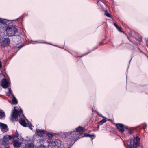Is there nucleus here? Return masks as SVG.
<instances>
[{"instance_id": "1", "label": "nucleus", "mask_w": 148, "mask_h": 148, "mask_svg": "<svg viewBox=\"0 0 148 148\" xmlns=\"http://www.w3.org/2000/svg\"><path fill=\"white\" fill-rule=\"evenodd\" d=\"M11 117L12 118L11 119L13 121H14V120L16 121V119H18L19 117H20L19 123L21 125L24 127H26L27 125V126L30 130L32 129L33 126L30 123H29L28 120L25 117L22 109H20L18 111L14 107V109L12 110Z\"/></svg>"}, {"instance_id": "2", "label": "nucleus", "mask_w": 148, "mask_h": 148, "mask_svg": "<svg viewBox=\"0 0 148 148\" xmlns=\"http://www.w3.org/2000/svg\"><path fill=\"white\" fill-rule=\"evenodd\" d=\"M18 27L14 25H9L7 26L6 29V34L9 37L18 36Z\"/></svg>"}, {"instance_id": "3", "label": "nucleus", "mask_w": 148, "mask_h": 148, "mask_svg": "<svg viewBox=\"0 0 148 148\" xmlns=\"http://www.w3.org/2000/svg\"><path fill=\"white\" fill-rule=\"evenodd\" d=\"M133 144H132V141L130 140V144H127V148H137V147L139 145L140 140L139 138L135 135L133 136Z\"/></svg>"}, {"instance_id": "4", "label": "nucleus", "mask_w": 148, "mask_h": 148, "mask_svg": "<svg viewBox=\"0 0 148 148\" xmlns=\"http://www.w3.org/2000/svg\"><path fill=\"white\" fill-rule=\"evenodd\" d=\"M76 133H71V132L66 133L65 135L67 137H68L74 141H76L79 139L84 137V136L82 135L80 133H78L77 134H76Z\"/></svg>"}, {"instance_id": "5", "label": "nucleus", "mask_w": 148, "mask_h": 148, "mask_svg": "<svg viewBox=\"0 0 148 148\" xmlns=\"http://www.w3.org/2000/svg\"><path fill=\"white\" fill-rule=\"evenodd\" d=\"M11 136L9 135H5L4 136L2 140L1 148H10L9 140L11 138Z\"/></svg>"}, {"instance_id": "6", "label": "nucleus", "mask_w": 148, "mask_h": 148, "mask_svg": "<svg viewBox=\"0 0 148 148\" xmlns=\"http://www.w3.org/2000/svg\"><path fill=\"white\" fill-rule=\"evenodd\" d=\"M10 40L7 37H3L0 40V45L1 47H4L9 45Z\"/></svg>"}, {"instance_id": "7", "label": "nucleus", "mask_w": 148, "mask_h": 148, "mask_svg": "<svg viewBox=\"0 0 148 148\" xmlns=\"http://www.w3.org/2000/svg\"><path fill=\"white\" fill-rule=\"evenodd\" d=\"M1 86L3 88L5 89L9 86L10 84L7 80L5 78H4L1 80Z\"/></svg>"}, {"instance_id": "8", "label": "nucleus", "mask_w": 148, "mask_h": 148, "mask_svg": "<svg viewBox=\"0 0 148 148\" xmlns=\"http://www.w3.org/2000/svg\"><path fill=\"white\" fill-rule=\"evenodd\" d=\"M116 127L119 132H121V133L123 132L126 127L124 126L123 124L120 123L116 124Z\"/></svg>"}, {"instance_id": "9", "label": "nucleus", "mask_w": 148, "mask_h": 148, "mask_svg": "<svg viewBox=\"0 0 148 148\" xmlns=\"http://www.w3.org/2000/svg\"><path fill=\"white\" fill-rule=\"evenodd\" d=\"M11 20H8L6 19H3L0 18V28L3 27V25H7L10 23Z\"/></svg>"}, {"instance_id": "10", "label": "nucleus", "mask_w": 148, "mask_h": 148, "mask_svg": "<svg viewBox=\"0 0 148 148\" xmlns=\"http://www.w3.org/2000/svg\"><path fill=\"white\" fill-rule=\"evenodd\" d=\"M75 129L76 131H74L73 132H71V133H76V134H77L78 133L83 132H85L84 130V128L80 126L77 128H76Z\"/></svg>"}, {"instance_id": "11", "label": "nucleus", "mask_w": 148, "mask_h": 148, "mask_svg": "<svg viewBox=\"0 0 148 148\" xmlns=\"http://www.w3.org/2000/svg\"><path fill=\"white\" fill-rule=\"evenodd\" d=\"M0 127L1 130L4 132H6L8 130L7 125L1 122L0 123Z\"/></svg>"}, {"instance_id": "12", "label": "nucleus", "mask_w": 148, "mask_h": 148, "mask_svg": "<svg viewBox=\"0 0 148 148\" xmlns=\"http://www.w3.org/2000/svg\"><path fill=\"white\" fill-rule=\"evenodd\" d=\"M30 142V140H28L27 143L25 144L23 148H34V144Z\"/></svg>"}, {"instance_id": "13", "label": "nucleus", "mask_w": 148, "mask_h": 148, "mask_svg": "<svg viewBox=\"0 0 148 148\" xmlns=\"http://www.w3.org/2000/svg\"><path fill=\"white\" fill-rule=\"evenodd\" d=\"M21 143L18 141L14 140L13 142V145L15 148H19L21 145Z\"/></svg>"}, {"instance_id": "14", "label": "nucleus", "mask_w": 148, "mask_h": 148, "mask_svg": "<svg viewBox=\"0 0 148 148\" xmlns=\"http://www.w3.org/2000/svg\"><path fill=\"white\" fill-rule=\"evenodd\" d=\"M36 130L38 136L42 137L44 135V130H40L36 129Z\"/></svg>"}, {"instance_id": "15", "label": "nucleus", "mask_w": 148, "mask_h": 148, "mask_svg": "<svg viewBox=\"0 0 148 148\" xmlns=\"http://www.w3.org/2000/svg\"><path fill=\"white\" fill-rule=\"evenodd\" d=\"M50 146L52 148H54L55 146L57 145V143L55 141H52L49 144Z\"/></svg>"}, {"instance_id": "16", "label": "nucleus", "mask_w": 148, "mask_h": 148, "mask_svg": "<svg viewBox=\"0 0 148 148\" xmlns=\"http://www.w3.org/2000/svg\"><path fill=\"white\" fill-rule=\"evenodd\" d=\"M12 96L13 97V99L12 100V104L14 105L18 103V102L16 99L15 96L13 94H12Z\"/></svg>"}, {"instance_id": "17", "label": "nucleus", "mask_w": 148, "mask_h": 148, "mask_svg": "<svg viewBox=\"0 0 148 148\" xmlns=\"http://www.w3.org/2000/svg\"><path fill=\"white\" fill-rule=\"evenodd\" d=\"M128 132V133L131 135L132 133V130L130 127H126L125 129Z\"/></svg>"}, {"instance_id": "18", "label": "nucleus", "mask_w": 148, "mask_h": 148, "mask_svg": "<svg viewBox=\"0 0 148 148\" xmlns=\"http://www.w3.org/2000/svg\"><path fill=\"white\" fill-rule=\"evenodd\" d=\"M84 136L86 137H89L90 138L95 137L96 136L95 135V134H85Z\"/></svg>"}, {"instance_id": "19", "label": "nucleus", "mask_w": 148, "mask_h": 148, "mask_svg": "<svg viewBox=\"0 0 148 148\" xmlns=\"http://www.w3.org/2000/svg\"><path fill=\"white\" fill-rule=\"evenodd\" d=\"M5 115L4 112L2 110H0V119L5 117Z\"/></svg>"}, {"instance_id": "20", "label": "nucleus", "mask_w": 148, "mask_h": 148, "mask_svg": "<svg viewBox=\"0 0 148 148\" xmlns=\"http://www.w3.org/2000/svg\"><path fill=\"white\" fill-rule=\"evenodd\" d=\"M12 91L11 90L10 88H8V91L6 93V95L8 96H10L11 95H12Z\"/></svg>"}, {"instance_id": "21", "label": "nucleus", "mask_w": 148, "mask_h": 148, "mask_svg": "<svg viewBox=\"0 0 148 148\" xmlns=\"http://www.w3.org/2000/svg\"><path fill=\"white\" fill-rule=\"evenodd\" d=\"M19 135L18 134V132H17V131L16 132L14 136H11V138L9 140H10L11 139H13L14 138H18V136H19Z\"/></svg>"}, {"instance_id": "22", "label": "nucleus", "mask_w": 148, "mask_h": 148, "mask_svg": "<svg viewBox=\"0 0 148 148\" xmlns=\"http://www.w3.org/2000/svg\"><path fill=\"white\" fill-rule=\"evenodd\" d=\"M107 121V120L105 119H103L101 120L99 123V125H102L104 123L106 122Z\"/></svg>"}, {"instance_id": "23", "label": "nucleus", "mask_w": 148, "mask_h": 148, "mask_svg": "<svg viewBox=\"0 0 148 148\" xmlns=\"http://www.w3.org/2000/svg\"><path fill=\"white\" fill-rule=\"evenodd\" d=\"M114 26L116 27V28L118 29V30L120 32H122V31L121 29V27L119 26L118 25L116 24V23H114Z\"/></svg>"}, {"instance_id": "24", "label": "nucleus", "mask_w": 148, "mask_h": 148, "mask_svg": "<svg viewBox=\"0 0 148 148\" xmlns=\"http://www.w3.org/2000/svg\"><path fill=\"white\" fill-rule=\"evenodd\" d=\"M47 135L49 139H51L53 137V135L51 133H47Z\"/></svg>"}, {"instance_id": "25", "label": "nucleus", "mask_w": 148, "mask_h": 148, "mask_svg": "<svg viewBox=\"0 0 148 148\" xmlns=\"http://www.w3.org/2000/svg\"><path fill=\"white\" fill-rule=\"evenodd\" d=\"M105 14L108 17H110L111 16L110 14L107 11H105Z\"/></svg>"}, {"instance_id": "26", "label": "nucleus", "mask_w": 148, "mask_h": 148, "mask_svg": "<svg viewBox=\"0 0 148 148\" xmlns=\"http://www.w3.org/2000/svg\"><path fill=\"white\" fill-rule=\"evenodd\" d=\"M35 42H36L37 43H47L46 42H44V41L43 40L41 41V42H40L39 41H35Z\"/></svg>"}, {"instance_id": "27", "label": "nucleus", "mask_w": 148, "mask_h": 148, "mask_svg": "<svg viewBox=\"0 0 148 148\" xmlns=\"http://www.w3.org/2000/svg\"><path fill=\"white\" fill-rule=\"evenodd\" d=\"M97 47H96L95 48V49H93V50H92V51H90L88 52V53H86V54H84L83 55H85V54H86H86H88L89 53H90V52H92V51H94L95 49H96L97 48Z\"/></svg>"}, {"instance_id": "28", "label": "nucleus", "mask_w": 148, "mask_h": 148, "mask_svg": "<svg viewBox=\"0 0 148 148\" xmlns=\"http://www.w3.org/2000/svg\"><path fill=\"white\" fill-rule=\"evenodd\" d=\"M22 47V46L21 45H20L17 47L19 49H20V48H21Z\"/></svg>"}, {"instance_id": "29", "label": "nucleus", "mask_w": 148, "mask_h": 148, "mask_svg": "<svg viewBox=\"0 0 148 148\" xmlns=\"http://www.w3.org/2000/svg\"><path fill=\"white\" fill-rule=\"evenodd\" d=\"M147 127V125L146 124H145V126H144L143 127V130H145V129H146V127Z\"/></svg>"}, {"instance_id": "30", "label": "nucleus", "mask_w": 148, "mask_h": 148, "mask_svg": "<svg viewBox=\"0 0 148 148\" xmlns=\"http://www.w3.org/2000/svg\"><path fill=\"white\" fill-rule=\"evenodd\" d=\"M137 40L139 41L140 42L141 41V39L140 38H139L138 39H137Z\"/></svg>"}, {"instance_id": "31", "label": "nucleus", "mask_w": 148, "mask_h": 148, "mask_svg": "<svg viewBox=\"0 0 148 148\" xmlns=\"http://www.w3.org/2000/svg\"><path fill=\"white\" fill-rule=\"evenodd\" d=\"M2 67V64H1V62L0 61V68H1Z\"/></svg>"}, {"instance_id": "32", "label": "nucleus", "mask_w": 148, "mask_h": 148, "mask_svg": "<svg viewBox=\"0 0 148 148\" xmlns=\"http://www.w3.org/2000/svg\"><path fill=\"white\" fill-rule=\"evenodd\" d=\"M71 146H72V145H70L69 146H68L67 148H71Z\"/></svg>"}, {"instance_id": "33", "label": "nucleus", "mask_w": 148, "mask_h": 148, "mask_svg": "<svg viewBox=\"0 0 148 148\" xmlns=\"http://www.w3.org/2000/svg\"><path fill=\"white\" fill-rule=\"evenodd\" d=\"M48 44H50V45H52L53 46H56V45H53V44H49V43H47Z\"/></svg>"}, {"instance_id": "34", "label": "nucleus", "mask_w": 148, "mask_h": 148, "mask_svg": "<svg viewBox=\"0 0 148 148\" xmlns=\"http://www.w3.org/2000/svg\"><path fill=\"white\" fill-rule=\"evenodd\" d=\"M18 19V18H17V19H16V20H15L16 21H17ZM14 20H13V21H14Z\"/></svg>"}, {"instance_id": "35", "label": "nucleus", "mask_w": 148, "mask_h": 148, "mask_svg": "<svg viewBox=\"0 0 148 148\" xmlns=\"http://www.w3.org/2000/svg\"><path fill=\"white\" fill-rule=\"evenodd\" d=\"M102 43V42H101L100 43V45H101V44Z\"/></svg>"}, {"instance_id": "36", "label": "nucleus", "mask_w": 148, "mask_h": 148, "mask_svg": "<svg viewBox=\"0 0 148 148\" xmlns=\"http://www.w3.org/2000/svg\"><path fill=\"white\" fill-rule=\"evenodd\" d=\"M131 60H132V58L131 59V60H130V62Z\"/></svg>"}]
</instances>
